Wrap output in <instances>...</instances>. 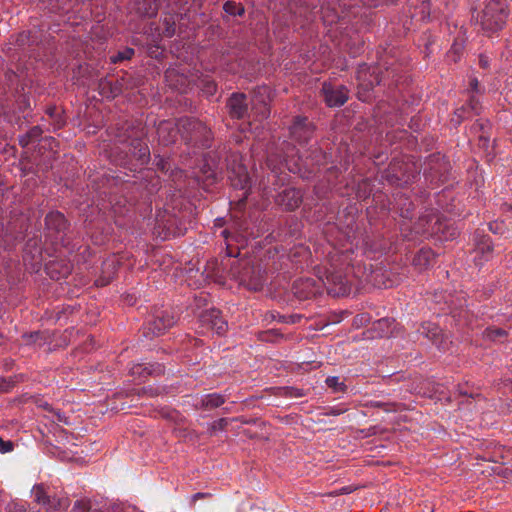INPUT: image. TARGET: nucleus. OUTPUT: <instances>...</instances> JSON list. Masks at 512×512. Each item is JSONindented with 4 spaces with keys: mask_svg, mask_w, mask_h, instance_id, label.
I'll return each instance as SVG.
<instances>
[{
    "mask_svg": "<svg viewBox=\"0 0 512 512\" xmlns=\"http://www.w3.org/2000/svg\"><path fill=\"white\" fill-rule=\"evenodd\" d=\"M157 133L164 145L176 142L178 134L187 142H193L202 147H209L211 140L210 130L199 120L181 118L176 124L163 121L159 124Z\"/></svg>",
    "mask_w": 512,
    "mask_h": 512,
    "instance_id": "f257e3e1",
    "label": "nucleus"
},
{
    "mask_svg": "<svg viewBox=\"0 0 512 512\" xmlns=\"http://www.w3.org/2000/svg\"><path fill=\"white\" fill-rule=\"evenodd\" d=\"M508 16L506 0H489L481 14L479 22L481 28L487 33H494L503 28Z\"/></svg>",
    "mask_w": 512,
    "mask_h": 512,
    "instance_id": "f03ea898",
    "label": "nucleus"
},
{
    "mask_svg": "<svg viewBox=\"0 0 512 512\" xmlns=\"http://www.w3.org/2000/svg\"><path fill=\"white\" fill-rule=\"evenodd\" d=\"M229 180L231 185L243 191V197H247V190L250 188L251 180L246 166L242 163L239 155L233 154L228 161Z\"/></svg>",
    "mask_w": 512,
    "mask_h": 512,
    "instance_id": "7ed1b4c3",
    "label": "nucleus"
},
{
    "mask_svg": "<svg viewBox=\"0 0 512 512\" xmlns=\"http://www.w3.org/2000/svg\"><path fill=\"white\" fill-rule=\"evenodd\" d=\"M271 89L269 86L263 85L257 87L252 94V111L257 118L266 119L270 114L269 102L271 99Z\"/></svg>",
    "mask_w": 512,
    "mask_h": 512,
    "instance_id": "20e7f679",
    "label": "nucleus"
},
{
    "mask_svg": "<svg viewBox=\"0 0 512 512\" xmlns=\"http://www.w3.org/2000/svg\"><path fill=\"white\" fill-rule=\"evenodd\" d=\"M33 501L46 508L48 512L55 511L66 506V503L55 497H51L43 484L35 485L31 490Z\"/></svg>",
    "mask_w": 512,
    "mask_h": 512,
    "instance_id": "39448f33",
    "label": "nucleus"
},
{
    "mask_svg": "<svg viewBox=\"0 0 512 512\" xmlns=\"http://www.w3.org/2000/svg\"><path fill=\"white\" fill-rule=\"evenodd\" d=\"M322 93L329 107H340L348 100V90L343 85L334 86L331 83H324Z\"/></svg>",
    "mask_w": 512,
    "mask_h": 512,
    "instance_id": "423d86ee",
    "label": "nucleus"
},
{
    "mask_svg": "<svg viewBox=\"0 0 512 512\" xmlns=\"http://www.w3.org/2000/svg\"><path fill=\"white\" fill-rule=\"evenodd\" d=\"M175 323V317L168 312L167 310L157 311L154 315V319L149 321L147 329L148 332L145 333L146 336H158L168 328H170Z\"/></svg>",
    "mask_w": 512,
    "mask_h": 512,
    "instance_id": "0eeeda50",
    "label": "nucleus"
},
{
    "mask_svg": "<svg viewBox=\"0 0 512 512\" xmlns=\"http://www.w3.org/2000/svg\"><path fill=\"white\" fill-rule=\"evenodd\" d=\"M492 243L488 236L480 237L475 244V248L470 253V258L475 266L481 267L485 262L492 258Z\"/></svg>",
    "mask_w": 512,
    "mask_h": 512,
    "instance_id": "6e6552de",
    "label": "nucleus"
},
{
    "mask_svg": "<svg viewBox=\"0 0 512 512\" xmlns=\"http://www.w3.org/2000/svg\"><path fill=\"white\" fill-rule=\"evenodd\" d=\"M200 321L203 327L222 335L227 330V322L222 318L217 309H209L201 314Z\"/></svg>",
    "mask_w": 512,
    "mask_h": 512,
    "instance_id": "1a4fd4ad",
    "label": "nucleus"
},
{
    "mask_svg": "<svg viewBox=\"0 0 512 512\" xmlns=\"http://www.w3.org/2000/svg\"><path fill=\"white\" fill-rule=\"evenodd\" d=\"M313 131L312 124L305 117H297L290 128L292 138L299 144L307 143Z\"/></svg>",
    "mask_w": 512,
    "mask_h": 512,
    "instance_id": "9d476101",
    "label": "nucleus"
},
{
    "mask_svg": "<svg viewBox=\"0 0 512 512\" xmlns=\"http://www.w3.org/2000/svg\"><path fill=\"white\" fill-rule=\"evenodd\" d=\"M419 332L430 339L439 349L447 350V340L444 338L441 329L435 323L425 322L421 325Z\"/></svg>",
    "mask_w": 512,
    "mask_h": 512,
    "instance_id": "9b49d317",
    "label": "nucleus"
},
{
    "mask_svg": "<svg viewBox=\"0 0 512 512\" xmlns=\"http://www.w3.org/2000/svg\"><path fill=\"white\" fill-rule=\"evenodd\" d=\"M277 203L288 210H294L302 201V193L299 189L285 188L277 197Z\"/></svg>",
    "mask_w": 512,
    "mask_h": 512,
    "instance_id": "f8f14e48",
    "label": "nucleus"
},
{
    "mask_svg": "<svg viewBox=\"0 0 512 512\" xmlns=\"http://www.w3.org/2000/svg\"><path fill=\"white\" fill-rule=\"evenodd\" d=\"M228 107L230 114L234 118H243L247 114L246 97L244 94H233L229 101Z\"/></svg>",
    "mask_w": 512,
    "mask_h": 512,
    "instance_id": "ddd939ff",
    "label": "nucleus"
},
{
    "mask_svg": "<svg viewBox=\"0 0 512 512\" xmlns=\"http://www.w3.org/2000/svg\"><path fill=\"white\" fill-rule=\"evenodd\" d=\"M45 223L48 229L61 232L66 228V219L60 212H50L46 218Z\"/></svg>",
    "mask_w": 512,
    "mask_h": 512,
    "instance_id": "4468645a",
    "label": "nucleus"
},
{
    "mask_svg": "<svg viewBox=\"0 0 512 512\" xmlns=\"http://www.w3.org/2000/svg\"><path fill=\"white\" fill-rule=\"evenodd\" d=\"M137 12L146 17H153L157 14L158 4L156 0H135Z\"/></svg>",
    "mask_w": 512,
    "mask_h": 512,
    "instance_id": "2eb2a0df",
    "label": "nucleus"
},
{
    "mask_svg": "<svg viewBox=\"0 0 512 512\" xmlns=\"http://www.w3.org/2000/svg\"><path fill=\"white\" fill-rule=\"evenodd\" d=\"M434 260V254L429 249H421L413 258V265L419 270L429 267Z\"/></svg>",
    "mask_w": 512,
    "mask_h": 512,
    "instance_id": "dca6fc26",
    "label": "nucleus"
},
{
    "mask_svg": "<svg viewBox=\"0 0 512 512\" xmlns=\"http://www.w3.org/2000/svg\"><path fill=\"white\" fill-rule=\"evenodd\" d=\"M225 402L224 396L218 393L203 395L200 399L201 405L206 409H213Z\"/></svg>",
    "mask_w": 512,
    "mask_h": 512,
    "instance_id": "f3484780",
    "label": "nucleus"
},
{
    "mask_svg": "<svg viewBox=\"0 0 512 512\" xmlns=\"http://www.w3.org/2000/svg\"><path fill=\"white\" fill-rule=\"evenodd\" d=\"M329 282L335 283V288H330L329 292H333L336 295H346L350 288L346 280H344L341 276H331L328 278Z\"/></svg>",
    "mask_w": 512,
    "mask_h": 512,
    "instance_id": "a211bd4d",
    "label": "nucleus"
},
{
    "mask_svg": "<svg viewBox=\"0 0 512 512\" xmlns=\"http://www.w3.org/2000/svg\"><path fill=\"white\" fill-rule=\"evenodd\" d=\"M359 85L364 87L365 89L372 88L375 84L379 85L382 83V78L378 75H375L373 77V80H370L368 83H366V73L364 70H359L357 75Z\"/></svg>",
    "mask_w": 512,
    "mask_h": 512,
    "instance_id": "6ab92c4d",
    "label": "nucleus"
},
{
    "mask_svg": "<svg viewBox=\"0 0 512 512\" xmlns=\"http://www.w3.org/2000/svg\"><path fill=\"white\" fill-rule=\"evenodd\" d=\"M224 11L233 16H241L244 13V7L236 2L227 1L223 6Z\"/></svg>",
    "mask_w": 512,
    "mask_h": 512,
    "instance_id": "aec40b11",
    "label": "nucleus"
},
{
    "mask_svg": "<svg viewBox=\"0 0 512 512\" xmlns=\"http://www.w3.org/2000/svg\"><path fill=\"white\" fill-rule=\"evenodd\" d=\"M134 148L138 150L136 155L140 164H146L149 161L150 157L148 147L145 144H142L141 142L137 141V144L135 145Z\"/></svg>",
    "mask_w": 512,
    "mask_h": 512,
    "instance_id": "412c9836",
    "label": "nucleus"
},
{
    "mask_svg": "<svg viewBox=\"0 0 512 512\" xmlns=\"http://www.w3.org/2000/svg\"><path fill=\"white\" fill-rule=\"evenodd\" d=\"M134 54V50L132 48H125L122 51H119L116 55L111 57L112 63H117L124 60H129Z\"/></svg>",
    "mask_w": 512,
    "mask_h": 512,
    "instance_id": "4be33fe9",
    "label": "nucleus"
},
{
    "mask_svg": "<svg viewBox=\"0 0 512 512\" xmlns=\"http://www.w3.org/2000/svg\"><path fill=\"white\" fill-rule=\"evenodd\" d=\"M326 384L328 387L333 388L335 391H343L345 385L342 381H340L339 377L330 376L326 379Z\"/></svg>",
    "mask_w": 512,
    "mask_h": 512,
    "instance_id": "5701e85b",
    "label": "nucleus"
},
{
    "mask_svg": "<svg viewBox=\"0 0 512 512\" xmlns=\"http://www.w3.org/2000/svg\"><path fill=\"white\" fill-rule=\"evenodd\" d=\"M285 162H286L287 168L292 173H300L302 166H308L309 165L308 157H306V159H303L302 156L299 157V162L300 163H295L293 166L289 164L288 160H285Z\"/></svg>",
    "mask_w": 512,
    "mask_h": 512,
    "instance_id": "b1692460",
    "label": "nucleus"
},
{
    "mask_svg": "<svg viewBox=\"0 0 512 512\" xmlns=\"http://www.w3.org/2000/svg\"><path fill=\"white\" fill-rule=\"evenodd\" d=\"M39 135H40V130L37 127H35L26 136H23L20 139V143L23 146H26L29 144L30 141L37 139L39 137Z\"/></svg>",
    "mask_w": 512,
    "mask_h": 512,
    "instance_id": "393cba45",
    "label": "nucleus"
},
{
    "mask_svg": "<svg viewBox=\"0 0 512 512\" xmlns=\"http://www.w3.org/2000/svg\"><path fill=\"white\" fill-rule=\"evenodd\" d=\"M202 90L208 95H213L216 92V84L213 81L207 80L204 82Z\"/></svg>",
    "mask_w": 512,
    "mask_h": 512,
    "instance_id": "a878e982",
    "label": "nucleus"
},
{
    "mask_svg": "<svg viewBox=\"0 0 512 512\" xmlns=\"http://www.w3.org/2000/svg\"><path fill=\"white\" fill-rule=\"evenodd\" d=\"M505 335V331L499 328L491 329L487 331V337L491 339H496L498 337H503Z\"/></svg>",
    "mask_w": 512,
    "mask_h": 512,
    "instance_id": "bb28decb",
    "label": "nucleus"
},
{
    "mask_svg": "<svg viewBox=\"0 0 512 512\" xmlns=\"http://www.w3.org/2000/svg\"><path fill=\"white\" fill-rule=\"evenodd\" d=\"M13 449V444L10 441H4L0 438V453L10 452Z\"/></svg>",
    "mask_w": 512,
    "mask_h": 512,
    "instance_id": "cd10ccee",
    "label": "nucleus"
},
{
    "mask_svg": "<svg viewBox=\"0 0 512 512\" xmlns=\"http://www.w3.org/2000/svg\"><path fill=\"white\" fill-rule=\"evenodd\" d=\"M169 6H175L181 8L188 3V0H166Z\"/></svg>",
    "mask_w": 512,
    "mask_h": 512,
    "instance_id": "c85d7f7f",
    "label": "nucleus"
},
{
    "mask_svg": "<svg viewBox=\"0 0 512 512\" xmlns=\"http://www.w3.org/2000/svg\"><path fill=\"white\" fill-rule=\"evenodd\" d=\"M53 413H54L53 417H55L56 421H58L60 423H65V424L68 423L67 420H66V416L63 413H61L59 411H55Z\"/></svg>",
    "mask_w": 512,
    "mask_h": 512,
    "instance_id": "c756f323",
    "label": "nucleus"
},
{
    "mask_svg": "<svg viewBox=\"0 0 512 512\" xmlns=\"http://www.w3.org/2000/svg\"><path fill=\"white\" fill-rule=\"evenodd\" d=\"M112 512H134V509L131 507L117 506L112 510Z\"/></svg>",
    "mask_w": 512,
    "mask_h": 512,
    "instance_id": "7c9ffc66",
    "label": "nucleus"
},
{
    "mask_svg": "<svg viewBox=\"0 0 512 512\" xmlns=\"http://www.w3.org/2000/svg\"><path fill=\"white\" fill-rule=\"evenodd\" d=\"M456 235H457V231L455 228H448V233H447V235H444V238L446 240H448V239L454 238Z\"/></svg>",
    "mask_w": 512,
    "mask_h": 512,
    "instance_id": "2f4dec72",
    "label": "nucleus"
},
{
    "mask_svg": "<svg viewBox=\"0 0 512 512\" xmlns=\"http://www.w3.org/2000/svg\"><path fill=\"white\" fill-rule=\"evenodd\" d=\"M110 279L111 276L101 277L96 281V284L101 286L107 285L110 282Z\"/></svg>",
    "mask_w": 512,
    "mask_h": 512,
    "instance_id": "473e14b6",
    "label": "nucleus"
},
{
    "mask_svg": "<svg viewBox=\"0 0 512 512\" xmlns=\"http://www.w3.org/2000/svg\"><path fill=\"white\" fill-rule=\"evenodd\" d=\"M341 413H343V409L338 408H329L326 412L327 415H340Z\"/></svg>",
    "mask_w": 512,
    "mask_h": 512,
    "instance_id": "72a5a7b5",
    "label": "nucleus"
},
{
    "mask_svg": "<svg viewBox=\"0 0 512 512\" xmlns=\"http://www.w3.org/2000/svg\"><path fill=\"white\" fill-rule=\"evenodd\" d=\"M470 86L473 91H478V81L477 79H472L470 81Z\"/></svg>",
    "mask_w": 512,
    "mask_h": 512,
    "instance_id": "f704fd0d",
    "label": "nucleus"
},
{
    "mask_svg": "<svg viewBox=\"0 0 512 512\" xmlns=\"http://www.w3.org/2000/svg\"><path fill=\"white\" fill-rule=\"evenodd\" d=\"M120 92L118 87L111 88V96L115 97Z\"/></svg>",
    "mask_w": 512,
    "mask_h": 512,
    "instance_id": "c9c22d12",
    "label": "nucleus"
},
{
    "mask_svg": "<svg viewBox=\"0 0 512 512\" xmlns=\"http://www.w3.org/2000/svg\"><path fill=\"white\" fill-rule=\"evenodd\" d=\"M388 322H389V320H388V319H381V320H379V321H378V325H379V326H382V325H384V324H386V323H388Z\"/></svg>",
    "mask_w": 512,
    "mask_h": 512,
    "instance_id": "e433bc0d",
    "label": "nucleus"
},
{
    "mask_svg": "<svg viewBox=\"0 0 512 512\" xmlns=\"http://www.w3.org/2000/svg\"><path fill=\"white\" fill-rule=\"evenodd\" d=\"M480 63H481V65H482L483 67H486V66H487V61H486V60H484V59H482V58L480 59Z\"/></svg>",
    "mask_w": 512,
    "mask_h": 512,
    "instance_id": "4c0bfd02",
    "label": "nucleus"
},
{
    "mask_svg": "<svg viewBox=\"0 0 512 512\" xmlns=\"http://www.w3.org/2000/svg\"><path fill=\"white\" fill-rule=\"evenodd\" d=\"M314 162L317 163V164H320V161L318 159H314V158L311 159V163H314Z\"/></svg>",
    "mask_w": 512,
    "mask_h": 512,
    "instance_id": "58836bf2",
    "label": "nucleus"
},
{
    "mask_svg": "<svg viewBox=\"0 0 512 512\" xmlns=\"http://www.w3.org/2000/svg\"><path fill=\"white\" fill-rule=\"evenodd\" d=\"M440 230H441V224H439L438 227L434 229L435 232H439Z\"/></svg>",
    "mask_w": 512,
    "mask_h": 512,
    "instance_id": "ea45409f",
    "label": "nucleus"
},
{
    "mask_svg": "<svg viewBox=\"0 0 512 512\" xmlns=\"http://www.w3.org/2000/svg\"><path fill=\"white\" fill-rule=\"evenodd\" d=\"M104 265H105V267H107V266H112V265H113V263H111V264H110V263H108V262H105V263H104Z\"/></svg>",
    "mask_w": 512,
    "mask_h": 512,
    "instance_id": "a19ab883",
    "label": "nucleus"
},
{
    "mask_svg": "<svg viewBox=\"0 0 512 512\" xmlns=\"http://www.w3.org/2000/svg\"><path fill=\"white\" fill-rule=\"evenodd\" d=\"M171 72H167L166 77L169 78L171 76Z\"/></svg>",
    "mask_w": 512,
    "mask_h": 512,
    "instance_id": "79ce46f5",
    "label": "nucleus"
},
{
    "mask_svg": "<svg viewBox=\"0 0 512 512\" xmlns=\"http://www.w3.org/2000/svg\"><path fill=\"white\" fill-rule=\"evenodd\" d=\"M391 285H392V283L385 284V287H389V286H391Z\"/></svg>",
    "mask_w": 512,
    "mask_h": 512,
    "instance_id": "37998d69",
    "label": "nucleus"
}]
</instances>
